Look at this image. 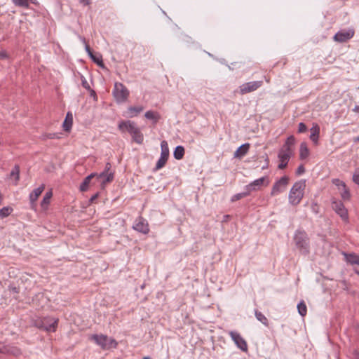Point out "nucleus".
Segmentation results:
<instances>
[{
	"mask_svg": "<svg viewBox=\"0 0 359 359\" xmlns=\"http://www.w3.org/2000/svg\"><path fill=\"white\" fill-rule=\"evenodd\" d=\"M112 93L116 101L118 103L125 102L129 96V90L123 83L119 82L115 83Z\"/></svg>",
	"mask_w": 359,
	"mask_h": 359,
	"instance_id": "obj_4",
	"label": "nucleus"
},
{
	"mask_svg": "<svg viewBox=\"0 0 359 359\" xmlns=\"http://www.w3.org/2000/svg\"><path fill=\"white\" fill-rule=\"evenodd\" d=\"M341 196L344 200H349L350 198V191L346 186L345 187L341 188Z\"/></svg>",
	"mask_w": 359,
	"mask_h": 359,
	"instance_id": "obj_40",
	"label": "nucleus"
},
{
	"mask_svg": "<svg viewBox=\"0 0 359 359\" xmlns=\"http://www.w3.org/2000/svg\"><path fill=\"white\" fill-rule=\"evenodd\" d=\"M184 155V148L181 146L178 145L175 147L174 152H173V156L177 160H181Z\"/></svg>",
	"mask_w": 359,
	"mask_h": 359,
	"instance_id": "obj_31",
	"label": "nucleus"
},
{
	"mask_svg": "<svg viewBox=\"0 0 359 359\" xmlns=\"http://www.w3.org/2000/svg\"><path fill=\"white\" fill-rule=\"evenodd\" d=\"M306 187L305 180L296 182L289 193V202L292 205H298L304 196V191Z\"/></svg>",
	"mask_w": 359,
	"mask_h": 359,
	"instance_id": "obj_1",
	"label": "nucleus"
},
{
	"mask_svg": "<svg viewBox=\"0 0 359 359\" xmlns=\"http://www.w3.org/2000/svg\"><path fill=\"white\" fill-rule=\"evenodd\" d=\"M263 157L264 158L265 164H264V165L262 167V169L264 170L269 167V159L266 154H265L264 156H263Z\"/></svg>",
	"mask_w": 359,
	"mask_h": 359,
	"instance_id": "obj_46",
	"label": "nucleus"
},
{
	"mask_svg": "<svg viewBox=\"0 0 359 359\" xmlns=\"http://www.w3.org/2000/svg\"><path fill=\"white\" fill-rule=\"evenodd\" d=\"M289 178L287 176H283L277 180L273 185L271 196H276L285 191L288 184Z\"/></svg>",
	"mask_w": 359,
	"mask_h": 359,
	"instance_id": "obj_8",
	"label": "nucleus"
},
{
	"mask_svg": "<svg viewBox=\"0 0 359 359\" xmlns=\"http://www.w3.org/2000/svg\"><path fill=\"white\" fill-rule=\"evenodd\" d=\"M3 346H4L0 344V353H2V351H3V350H2L3 349Z\"/></svg>",
	"mask_w": 359,
	"mask_h": 359,
	"instance_id": "obj_55",
	"label": "nucleus"
},
{
	"mask_svg": "<svg viewBox=\"0 0 359 359\" xmlns=\"http://www.w3.org/2000/svg\"><path fill=\"white\" fill-rule=\"evenodd\" d=\"M250 144L249 143H245L240 146L236 151L234 152L233 157L241 158L245 155H246L249 151L250 149Z\"/></svg>",
	"mask_w": 359,
	"mask_h": 359,
	"instance_id": "obj_22",
	"label": "nucleus"
},
{
	"mask_svg": "<svg viewBox=\"0 0 359 359\" xmlns=\"http://www.w3.org/2000/svg\"><path fill=\"white\" fill-rule=\"evenodd\" d=\"M354 142H359V136L354 138Z\"/></svg>",
	"mask_w": 359,
	"mask_h": 359,
	"instance_id": "obj_54",
	"label": "nucleus"
},
{
	"mask_svg": "<svg viewBox=\"0 0 359 359\" xmlns=\"http://www.w3.org/2000/svg\"><path fill=\"white\" fill-rule=\"evenodd\" d=\"M295 142L296 140L293 135L289 136L280 150L293 154Z\"/></svg>",
	"mask_w": 359,
	"mask_h": 359,
	"instance_id": "obj_16",
	"label": "nucleus"
},
{
	"mask_svg": "<svg viewBox=\"0 0 359 359\" xmlns=\"http://www.w3.org/2000/svg\"><path fill=\"white\" fill-rule=\"evenodd\" d=\"M137 127V124L134 121H122L118 123V128L122 132L124 133L127 131L130 135L132 131H134Z\"/></svg>",
	"mask_w": 359,
	"mask_h": 359,
	"instance_id": "obj_13",
	"label": "nucleus"
},
{
	"mask_svg": "<svg viewBox=\"0 0 359 359\" xmlns=\"http://www.w3.org/2000/svg\"><path fill=\"white\" fill-rule=\"evenodd\" d=\"M117 345H118V343L114 339H112V338L109 339L108 338L109 348H116Z\"/></svg>",
	"mask_w": 359,
	"mask_h": 359,
	"instance_id": "obj_44",
	"label": "nucleus"
},
{
	"mask_svg": "<svg viewBox=\"0 0 359 359\" xmlns=\"http://www.w3.org/2000/svg\"><path fill=\"white\" fill-rule=\"evenodd\" d=\"M130 135L132 137L133 141H134L135 142L139 144H142L143 143L144 135L138 127H137L134 131H132Z\"/></svg>",
	"mask_w": 359,
	"mask_h": 359,
	"instance_id": "obj_23",
	"label": "nucleus"
},
{
	"mask_svg": "<svg viewBox=\"0 0 359 359\" xmlns=\"http://www.w3.org/2000/svg\"><path fill=\"white\" fill-rule=\"evenodd\" d=\"M161 156L158 160L156 166L154 168V171L158 170L162 168L166 163L168 157H169V148L168 144L165 140H163L161 143Z\"/></svg>",
	"mask_w": 359,
	"mask_h": 359,
	"instance_id": "obj_5",
	"label": "nucleus"
},
{
	"mask_svg": "<svg viewBox=\"0 0 359 359\" xmlns=\"http://www.w3.org/2000/svg\"><path fill=\"white\" fill-rule=\"evenodd\" d=\"M309 155V149L306 142H302L299 147V158L304 160Z\"/></svg>",
	"mask_w": 359,
	"mask_h": 359,
	"instance_id": "obj_28",
	"label": "nucleus"
},
{
	"mask_svg": "<svg viewBox=\"0 0 359 359\" xmlns=\"http://www.w3.org/2000/svg\"><path fill=\"white\" fill-rule=\"evenodd\" d=\"M13 209L11 207H4L0 210V218L8 217L12 212Z\"/></svg>",
	"mask_w": 359,
	"mask_h": 359,
	"instance_id": "obj_38",
	"label": "nucleus"
},
{
	"mask_svg": "<svg viewBox=\"0 0 359 359\" xmlns=\"http://www.w3.org/2000/svg\"><path fill=\"white\" fill-rule=\"evenodd\" d=\"M231 339L234 341L238 348L243 351H248V344L241 335L236 331H230L229 332Z\"/></svg>",
	"mask_w": 359,
	"mask_h": 359,
	"instance_id": "obj_10",
	"label": "nucleus"
},
{
	"mask_svg": "<svg viewBox=\"0 0 359 359\" xmlns=\"http://www.w3.org/2000/svg\"><path fill=\"white\" fill-rule=\"evenodd\" d=\"M57 323L58 319L50 317H46L39 321H36L35 325L41 330L53 332L56 330Z\"/></svg>",
	"mask_w": 359,
	"mask_h": 359,
	"instance_id": "obj_3",
	"label": "nucleus"
},
{
	"mask_svg": "<svg viewBox=\"0 0 359 359\" xmlns=\"http://www.w3.org/2000/svg\"><path fill=\"white\" fill-rule=\"evenodd\" d=\"M263 84L262 81H250L245 83L239 86V92L241 95H245L254 92L259 88Z\"/></svg>",
	"mask_w": 359,
	"mask_h": 359,
	"instance_id": "obj_7",
	"label": "nucleus"
},
{
	"mask_svg": "<svg viewBox=\"0 0 359 359\" xmlns=\"http://www.w3.org/2000/svg\"><path fill=\"white\" fill-rule=\"evenodd\" d=\"M96 180L98 182L101 183V184L104 185L106 183L110 182L114 179V174L107 173L106 172H102L100 174L96 173Z\"/></svg>",
	"mask_w": 359,
	"mask_h": 359,
	"instance_id": "obj_17",
	"label": "nucleus"
},
{
	"mask_svg": "<svg viewBox=\"0 0 359 359\" xmlns=\"http://www.w3.org/2000/svg\"><path fill=\"white\" fill-rule=\"evenodd\" d=\"M8 57V55L6 50H0V59L1 60H5Z\"/></svg>",
	"mask_w": 359,
	"mask_h": 359,
	"instance_id": "obj_47",
	"label": "nucleus"
},
{
	"mask_svg": "<svg viewBox=\"0 0 359 359\" xmlns=\"http://www.w3.org/2000/svg\"><path fill=\"white\" fill-rule=\"evenodd\" d=\"M60 137L59 134L55 133H46V134L42 135V136H41V139L43 140H46L47 139H59Z\"/></svg>",
	"mask_w": 359,
	"mask_h": 359,
	"instance_id": "obj_39",
	"label": "nucleus"
},
{
	"mask_svg": "<svg viewBox=\"0 0 359 359\" xmlns=\"http://www.w3.org/2000/svg\"><path fill=\"white\" fill-rule=\"evenodd\" d=\"M310 139L315 144H318L320 135V126L317 123H313V126L310 129Z\"/></svg>",
	"mask_w": 359,
	"mask_h": 359,
	"instance_id": "obj_19",
	"label": "nucleus"
},
{
	"mask_svg": "<svg viewBox=\"0 0 359 359\" xmlns=\"http://www.w3.org/2000/svg\"><path fill=\"white\" fill-rule=\"evenodd\" d=\"M332 182L338 187L339 189H341L342 187H345V186H346L345 182L339 179H334Z\"/></svg>",
	"mask_w": 359,
	"mask_h": 359,
	"instance_id": "obj_41",
	"label": "nucleus"
},
{
	"mask_svg": "<svg viewBox=\"0 0 359 359\" xmlns=\"http://www.w3.org/2000/svg\"><path fill=\"white\" fill-rule=\"evenodd\" d=\"M73 123V116L71 112H67L62 127L65 131L69 132L71 130Z\"/></svg>",
	"mask_w": 359,
	"mask_h": 359,
	"instance_id": "obj_24",
	"label": "nucleus"
},
{
	"mask_svg": "<svg viewBox=\"0 0 359 359\" xmlns=\"http://www.w3.org/2000/svg\"><path fill=\"white\" fill-rule=\"evenodd\" d=\"M312 210L316 213V214H318V206L316 203H313L312 204Z\"/></svg>",
	"mask_w": 359,
	"mask_h": 359,
	"instance_id": "obj_48",
	"label": "nucleus"
},
{
	"mask_svg": "<svg viewBox=\"0 0 359 359\" xmlns=\"http://www.w3.org/2000/svg\"><path fill=\"white\" fill-rule=\"evenodd\" d=\"M250 194V192L248 190H245V191L238 193V194L233 195L231 198V201L235 202V201H238L244 197L249 196Z\"/></svg>",
	"mask_w": 359,
	"mask_h": 359,
	"instance_id": "obj_35",
	"label": "nucleus"
},
{
	"mask_svg": "<svg viewBox=\"0 0 359 359\" xmlns=\"http://www.w3.org/2000/svg\"><path fill=\"white\" fill-rule=\"evenodd\" d=\"M95 175L96 173H91L90 175H88L86 177L84 178L83 181L82 182L79 187V189L81 191H86L88 190L90 180L93 177H95Z\"/></svg>",
	"mask_w": 359,
	"mask_h": 359,
	"instance_id": "obj_27",
	"label": "nucleus"
},
{
	"mask_svg": "<svg viewBox=\"0 0 359 359\" xmlns=\"http://www.w3.org/2000/svg\"><path fill=\"white\" fill-rule=\"evenodd\" d=\"M1 201H2V196H1V194H0V204L1 203Z\"/></svg>",
	"mask_w": 359,
	"mask_h": 359,
	"instance_id": "obj_56",
	"label": "nucleus"
},
{
	"mask_svg": "<svg viewBox=\"0 0 359 359\" xmlns=\"http://www.w3.org/2000/svg\"><path fill=\"white\" fill-rule=\"evenodd\" d=\"M79 3L83 6H88L90 4V0H79Z\"/></svg>",
	"mask_w": 359,
	"mask_h": 359,
	"instance_id": "obj_49",
	"label": "nucleus"
},
{
	"mask_svg": "<svg viewBox=\"0 0 359 359\" xmlns=\"http://www.w3.org/2000/svg\"><path fill=\"white\" fill-rule=\"evenodd\" d=\"M144 116L146 118L151 120L154 124L161 119V115L159 113L151 110L146 111Z\"/></svg>",
	"mask_w": 359,
	"mask_h": 359,
	"instance_id": "obj_26",
	"label": "nucleus"
},
{
	"mask_svg": "<svg viewBox=\"0 0 359 359\" xmlns=\"http://www.w3.org/2000/svg\"><path fill=\"white\" fill-rule=\"evenodd\" d=\"M10 175L11 177H14L15 181L18 182L20 178V167L18 165H15L12 169Z\"/></svg>",
	"mask_w": 359,
	"mask_h": 359,
	"instance_id": "obj_37",
	"label": "nucleus"
},
{
	"mask_svg": "<svg viewBox=\"0 0 359 359\" xmlns=\"http://www.w3.org/2000/svg\"><path fill=\"white\" fill-rule=\"evenodd\" d=\"M255 317L257 319V320L261 322L265 326H266V327L269 326V320L266 318V317L262 312H260L258 310L255 309Z\"/></svg>",
	"mask_w": 359,
	"mask_h": 359,
	"instance_id": "obj_33",
	"label": "nucleus"
},
{
	"mask_svg": "<svg viewBox=\"0 0 359 359\" xmlns=\"http://www.w3.org/2000/svg\"><path fill=\"white\" fill-rule=\"evenodd\" d=\"M133 229L140 233L147 234L149 231L147 221L142 216H139L135 221Z\"/></svg>",
	"mask_w": 359,
	"mask_h": 359,
	"instance_id": "obj_9",
	"label": "nucleus"
},
{
	"mask_svg": "<svg viewBox=\"0 0 359 359\" xmlns=\"http://www.w3.org/2000/svg\"><path fill=\"white\" fill-rule=\"evenodd\" d=\"M45 189V185L41 184L36 189H34L32 192L29 194V201L31 203L32 208H33L35 205V202L38 199V197L41 194V193Z\"/></svg>",
	"mask_w": 359,
	"mask_h": 359,
	"instance_id": "obj_18",
	"label": "nucleus"
},
{
	"mask_svg": "<svg viewBox=\"0 0 359 359\" xmlns=\"http://www.w3.org/2000/svg\"><path fill=\"white\" fill-rule=\"evenodd\" d=\"M293 154H289L283 151L279 150L278 158L280 163L278 165V168L280 170L285 168L286 166L287 165L290 157Z\"/></svg>",
	"mask_w": 359,
	"mask_h": 359,
	"instance_id": "obj_15",
	"label": "nucleus"
},
{
	"mask_svg": "<svg viewBox=\"0 0 359 359\" xmlns=\"http://www.w3.org/2000/svg\"><path fill=\"white\" fill-rule=\"evenodd\" d=\"M11 1L15 6L25 8H28L30 3L36 4V0H11Z\"/></svg>",
	"mask_w": 359,
	"mask_h": 359,
	"instance_id": "obj_25",
	"label": "nucleus"
},
{
	"mask_svg": "<svg viewBox=\"0 0 359 359\" xmlns=\"http://www.w3.org/2000/svg\"><path fill=\"white\" fill-rule=\"evenodd\" d=\"M354 35V31L353 29L348 30H341L335 34L334 36V40L339 43L346 42Z\"/></svg>",
	"mask_w": 359,
	"mask_h": 359,
	"instance_id": "obj_11",
	"label": "nucleus"
},
{
	"mask_svg": "<svg viewBox=\"0 0 359 359\" xmlns=\"http://www.w3.org/2000/svg\"><path fill=\"white\" fill-rule=\"evenodd\" d=\"M347 262L355 266H359V256L355 254H345Z\"/></svg>",
	"mask_w": 359,
	"mask_h": 359,
	"instance_id": "obj_29",
	"label": "nucleus"
},
{
	"mask_svg": "<svg viewBox=\"0 0 359 359\" xmlns=\"http://www.w3.org/2000/svg\"><path fill=\"white\" fill-rule=\"evenodd\" d=\"M353 269L354 271L359 275V266H355Z\"/></svg>",
	"mask_w": 359,
	"mask_h": 359,
	"instance_id": "obj_52",
	"label": "nucleus"
},
{
	"mask_svg": "<svg viewBox=\"0 0 359 359\" xmlns=\"http://www.w3.org/2000/svg\"><path fill=\"white\" fill-rule=\"evenodd\" d=\"M81 85H82V86L85 89L88 90H90L91 95H95L96 94H95V90H92L90 88V86L88 82L87 81V80L86 79V78L83 75H81Z\"/></svg>",
	"mask_w": 359,
	"mask_h": 359,
	"instance_id": "obj_36",
	"label": "nucleus"
},
{
	"mask_svg": "<svg viewBox=\"0 0 359 359\" xmlns=\"http://www.w3.org/2000/svg\"><path fill=\"white\" fill-rule=\"evenodd\" d=\"M305 172V168L304 165H300L298 166L297 170H296V175H301Z\"/></svg>",
	"mask_w": 359,
	"mask_h": 359,
	"instance_id": "obj_45",
	"label": "nucleus"
},
{
	"mask_svg": "<svg viewBox=\"0 0 359 359\" xmlns=\"http://www.w3.org/2000/svg\"><path fill=\"white\" fill-rule=\"evenodd\" d=\"M353 111L355 112H359V106H358V105L355 106Z\"/></svg>",
	"mask_w": 359,
	"mask_h": 359,
	"instance_id": "obj_53",
	"label": "nucleus"
},
{
	"mask_svg": "<svg viewBox=\"0 0 359 359\" xmlns=\"http://www.w3.org/2000/svg\"><path fill=\"white\" fill-rule=\"evenodd\" d=\"M91 339L99 345L103 350L109 349L108 337L104 334H93Z\"/></svg>",
	"mask_w": 359,
	"mask_h": 359,
	"instance_id": "obj_14",
	"label": "nucleus"
},
{
	"mask_svg": "<svg viewBox=\"0 0 359 359\" xmlns=\"http://www.w3.org/2000/svg\"><path fill=\"white\" fill-rule=\"evenodd\" d=\"M2 350V353L14 356H18L22 353L21 350L18 347L11 345L4 346Z\"/></svg>",
	"mask_w": 359,
	"mask_h": 359,
	"instance_id": "obj_20",
	"label": "nucleus"
},
{
	"mask_svg": "<svg viewBox=\"0 0 359 359\" xmlns=\"http://www.w3.org/2000/svg\"><path fill=\"white\" fill-rule=\"evenodd\" d=\"M307 130V127L303 122H301L298 125V133H302Z\"/></svg>",
	"mask_w": 359,
	"mask_h": 359,
	"instance_id": "obj_42",
	"label": "nucleus"
},
{
	"mask_svg": "<svg viewBox=\"0 0 359 359\" xmlns=\"http://www.w3.org/2000/svg\"><path fill=\"white\" fill-rule=\"evenodd\" d=\"M332 208L346 222H348V210L344 203L339 200H332Z\"/></svg>",
	"mask_w": 359,
	"mask_h": 359,
	"instance_id": "obj_6",
	"label": "nucleus"
},
{
	"mask_svg": "<svg viewBox=\"0 0 359 359\" xmlns=\"http://www.w3.org/2000/svg\"><path fill=\"white\" fill-rule=\"evenodd\" d=\"M98 196V193L95 194V195L92 196L90 198V201L93 202L94 200H95Z\"/></svg>",
	"mask_w": 359,
	"mask_h": 359,
	"instance_id": "obj_51",
	"label": "nucleus"
},
{
	"mask_svg": "<svg viewBox=\"0 0 359 359\" xmlns=\"http://www.w3.org/2000/svg\"><path fill=\"white\" fill-rule=\"evenodd\" d=\"M353 181L358 185H359V168L356 169L353 175Z\"/></svg>",
	"mask_w": 359,
	"mask_h": 359,
	"instance_id": "obj_43",
	"label": "nucleus"
},
{
	"mask_svg": "<svg viewBox=\"0 0 359 359\" xmlns=\"http://www.w3.org/2000/svg\"><path fill=\"white\" fill-rule=\"evenodd\" d=\"M297 310L299 315L304 317L307 313V307L304 301L300 302L297 304Z\"/></svg>",
	"mask_w": 359,
	"mask_h": 359,
	"instance_id": "obj_34",
	"label": "nucleus"
},
{
	"mask_svg": "<svg viewBox=\"0 0 359 359\" xmlns=\"http://www.w3.org/2000/svg\"><path fill=\"white\" fill-rule=\"evenodd\" d=\"M294 241L297 248L302 254H309V238L304 231L297 230L294 233Z\"/></svg>",
	"mask_w": 359,
	"mask_h": 359,
	"instance_id": "obj_2",
	"label": "nucleus"
},
{
	"mask_svg": "<svg viewBox=\"0 0 359 359\" xmlns=\"http://www.w3.org/2000/svg\"><path fill=\"white\" fill-rule=\"evenodd\" d=\"M266 182V186H267L269 182L267 180L266 177H262L261 178L257 179L250 183L249 184L245 187V190H248L250 193L252 191H257L260 189V187L264 184Z\"/></svg>",
	"mask_w": 359,
	"mask_h": 359,
	"instance_id": "obj_12",
	"label": "nucleus"
},
{
	"mask_svg": "<svg viewBox=\"0 0 359 359\" xmlns=\"http://www.w3.org/2000/svg\"><path fill=\"white\" fill-rule=\"evenodd\" d=\"M144 109L142 106H137V107H129L128 109L129 116L134 117L137 116L140 112H142Z\"/></svg>",
	"mask_w": 359,
	"mask_h": 359,
	"instance_id": "obj_32",
	"label": "nucleus"
},
{
	"mask_svg": "<svg viewBox=\"0 0 359 359\" xmlns=\"http://www.w3.org/2000/svg\"><path fill=\"white\" fill-rule=\"evenodd\" d=\"M85 49H86V51L88 53L89 57L91 58V60L95 63H96L97 65H99L101 67H104L103 61H102V56L94 55L88 45H86V48Z\"/></svg>",
	"mask_w": 359,
	"mask_h": 359,
	"instance_id": "obj_21",
	"label": "nucleus"
},
{
	"mask_svg": "<svg viewBox=\"0 0 359 359\" xmlns=\"http://www.w3.org/2000/svg\"><path fill=\"white\" fill-rule=\"evenodd\" d=\"M52 196H53L52 191H47L45 194V195L43 198V200L41 202V206L43 209L47 208L48 205L50 203V198H51Z\"/></svg>",
	"mask_w": 359,
	"mask_h": 359,
	"instance_id": "obj_30",
	"label": "nucleus"
},
{
	"mask_svg": "<svg viewBox=\"0 0 359 359\" xmlns=\"http://www.w3.org/2000/svg\"><path fill=\"white\" fill-rule=\"evenodd\" d=\"M111 163L107 162L105 165V168L104 170V172H106L107 173H109V170L111 169Z\"/></svg>",
	"mask_w": 359,
	"mask_h": 359,
	"instance_id": "obj_50",
	"label": "nucleus"
},
{
	"mask_svg": "<svg viewBox=\"0 0 359 359\" xmlns=\"http://www.w3.org/2000/svg\"><path fill=\"white\" fill-rule=\"evenodd\" d=\"M142 359H150V358L149 357H144Z\"/></svg>",
	"mask_w": 359,
	"mask_h": 359,
	"instance_id": "obj_57",
	"label": "nucleus"
}]
</instances>
